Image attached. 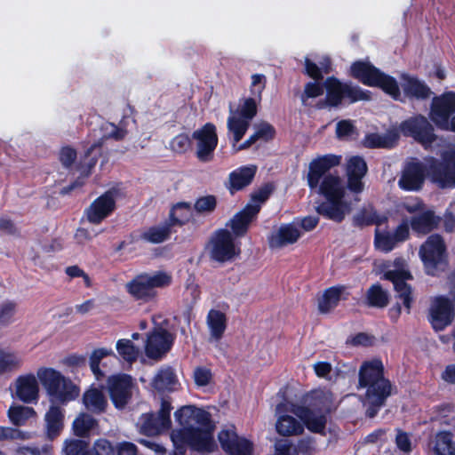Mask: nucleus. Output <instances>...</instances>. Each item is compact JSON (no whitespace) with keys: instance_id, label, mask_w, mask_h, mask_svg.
I'll return each instance as SVG.
<instances>
[{"instance_id":"obj_1","label":"nucleus","mask_w":455,"mask_h":455,"mask_svg":"<svg viewBox=\"0 0 455 455\" xmlns=\"http://www.w3.org/2000/svg\"><path fill=\"white\" fill-rule=\"evenodd\" d=\"M175 419L180 428L172 432L171 439L180 453L188 445L198 451L211 452L215 447L212 437L214 426L211 415L206 411L187 405L175 412Z\"/></svg>"},{"instance_id":"obj_2","label":"nucleus","mask_w":455,"mask_h":455,"mask_svg":"<svg viewBox=\"0 0 455 455\" xmlns=\"http://www.w3.org/2000/svg\"><path fill=\"white\" fill-rule=\"evenodd\" d=\"M425 172L439 188H455V148L441 154V160L428 158L426 164L412 160L405 164L398 180L399 187L407 191L419 190L424 183Z\"/></svg>"},{"instance_id":"obj_3","label":"nucleus","mask_w":455,"mask_h":455,"mask_svg":"<svg viewBox=\"0 0 455 455\" xmlns=\"http://www.w3.org/2000/svg\"><path fill=\"white\" fill-rule=\"evenodd\" d=\"M358 388H365L363 404L366 415L373 418L391 394V384L384 378L383 364L379 360L365 362L359 370Z\"/></svg>"},{"instance_id":"obj_4","label":"nucleus","mask_w":455,"mask_h":455,"mask_svg":"<svg viewBox=\"0 0 455 455\" xmlns=\"http://www.w3.org/2000/svg\"><path fill=\"white\" fill-rule=\"evenodd\" d=\"M341 156L325 155L313 160L309 164L307 182L311 188H317L327 200L346 198V188L341 179L338 176L325 173L339 164Z\"/></svg>"},{"instance_id":"obj_5","label":"nucleus","mask_w":455,"mask_h":455,"mask_svg":"<svg viewBox=\"0 0 455 455\" xmlns=\"http://www.w3.org/2000/svg\"><path fill=\"white\" fill-rule=\"evenodd\" d=\"M325 97L317 103L318 108H338L371 99V92L351 82H342L336 76L324 80Z\"/></svg>"},{"instance_id":"obj_6","label":"nucleus","mask_w":455,"mask_h":455,"mask_svg":"<svg viewBox=\"0 0 455 455\" xmlns=\"http://www.w3.org/2000/svg\"><path fill=\"white\" fill-rule=\"evenodd\" d=\"M350 76L364 85L381 89L395 100H399L401 96L396 79L369 61L356 60L353 62L350 66Z\"/></svg>"},{"instance_id":"obj_7","label":"nucleus","mask_w":455,"mask_h":455,"mask_svg":"<svg viewBox=\"0 0 455 455\" xmlns=\"http://www.w3.org/2000/svg\"><path fill=\"white\" fill-rule=\"evenodd\" d=\"M172 283V275L162 271L141 274L126 284L128 292L136 299L148 301L156 296V288H164Z\"/></svg>"},{"instance_id":"obj_8","label":"nucleus","mask_w":455,"mask_h":455,"mask_svg":"<svg viewBox=\"0 0 455 455\" xmlns=\"http://www.w3.org/2000/svg\"><path fill=\"white\" fill-rule=\"evenodd\" d=\"M276 412H291L296 415L310 432L325 435L328 413L309 407L296 405L286 401L276 406Z\"/></svg>"},{"instance_id":"obj_9","label":"nucleus","mask_w":455,"mask_h":455,"mask_svg":"<svg viewBox=\"0 0 455 455\" xmlns=\"http://www.w3.org/2000/svg\"><path fill=\"white\" fill-rule=\"evenodd\" d=\"M419 255L428 274L435 275L443 269L446 265V246L442 236L430 235L421 245Z\"/></svg>"},{"instance_id":"obj_10","label":"nucleus","mask_w":455,"mask_h":455,"mask_svg":"<svg viewBox=\"0 0 455 455\" xmlns=\"http://www.w3.org/2000/svg\"><path fill=\"white\" fill-rule=\"evenodd\" d=\"M208 250L211 259L218 262L230 261L241 253L239 243L234 241L227 229H220L213 234Z\"/></svg>"},{"instance_id":"obj_11","label":"nucleus","mask_w":455,"mask_h":455,"mask_svg":"<svg viewBox=\"0 0 455 455\" xmlns=\"http://www.w3.org/2000/svg\"><path fill=\"white\" fill-rule=\"evenodd\" d=\"M172 409L170 401L163 399L157 415L153 413L141 415L138 423L140 432L147 435H153L168 429L171 426L170 413Z\"/></svg>"},{"instance_id":"obj_12","label":"nucleus","mask_w":455,"mask_h":455,"mask_svg":"<svg viewBox=\"0 0 455 455\" xmlns=\"http://www.w3.org/2000/svg\"><path fill=\"white\" fill-rule=\"evenodd\" d=\"M192 138L196 141V156L198 160L203 163L211 162L218 145L215 126L212 124H206L202 128L195 131Z\"/></svg>"},{"instance_id":"obj_13","label":"nucleus","mask_w":455,"mask_h":455,"mask_svg":"<svg viewBox=\"0 0 455 455\" xmlns=\"http://www.w3.org/2000/svg\"><path fill=\"white\" fill-rule=\"evenodd\" d=\"M401 131L405 136H411L427 148L435 139L432 125L424 116H413L401 124Z\"/></svg>"},{"instance_id":"obj_14","label":"nucleus","mask_w":455,"mask_h":455,"mask_svg":"<svg viewBox=\"0 0 455 455\" xmlns=\"http://www.w3.org/2000/svg\"><path fill=\"white\" fill-rule=\"evenodd\" d=\"M218 439L223 451L229 455H252V443L238 436L234 427L222 429L218 435Z\"/></svg>"},{"instance_id":"obj_15","label":"nucleus","mask_w":455,"mask_h":455,"mask_svg":"<svg viewBox=\"0 0 455 455\" xmlns=\"http://www.w3.org/2000/svg\"><path fill=\"white\" fill-rule=\"evenodd\" d=\"M117 192L109 190L95 199L85 210L87 220L92 224H100L108 217L116 208Z\"/></svg>"},{"instance_id":"obj_16","label":"nucleus","mask_w":455,"mask_h":455,"mask_svg":"<svg viewBox=\"0 0 455 455\" xmlns=\"http://www.w3.org/2000/svg\"><path fill=\"white\" fill-rule=\"evenodd\" d=\"M174 338L168 331L158 328L152 331L145 344V353L148 358L160 359L172 347Z\"/></svg>"},{"instance_id":"obj_17","label":"nucleus","mask_w":455,"mask_h":455,"mask_svg":"<svg viewBox=\"0 0 455 455\" xmlns=\"http://www.w3.org/2000/svg\"><path fill=\"white\" fill-rule=\"evenodd\" d=\"M132 379L129 375L117 374L108 379V390L117 408H123L132 395Z\"/></svg>"},{"instance_id":"obj_18","label":"nucleus","mask_w":455,"mask_h":455,"mask_svg":"<svg viewBox=\"0 0 455 455\" xmlns=\"http://www.w3.org/2000/svg\"><path fill=\"white\" fill-rule=\"evenodd\" d=\"M266 76L262 74L251 76V93L252 97L242 98L235 111L230 107V114H257L258 105L261 101V93L266 87Z\"/></svg>"},{"instance_id":"obj_19","label":"nucleus","mask_w":455,"mask_h":455,"mask_svg":"<svg viewBox=\"0 0 455 455\" xmlns=\"http://www.w3.org/2000/svg\"><path fill=\"white\" fill-rule=\"evenodd\" d=\"M453 318V308L449 299L443 297L435 298L430 307L429 320L435 331H442L451 324Z\"/></svg>"},{"instance_id":"obj_20","label":"nucleus","mask_w":455,"mask_h":455,"mask_svg":"<svg viewBox=\"0 0 455 455\" xmlns=\"http://www.w3.org/2000/svg\"><path fill=\"white\" fill-rule=\"evenodd\" d=\"M15 395L23 403H36L39 398L36 377L32 373L19 376L15 380Z\"/></svg>"},{"instance_id":"obj_21","label":"nucleus","mask_w":455,"mask_h":455,"mask_svg":"<svg viewBox=\"0 0 455 455\" xmlns=\"http://www.w3.org/2000/svg\"><path fill=\"white\" fill-rule=\"evenodd\" d=\"M347 188L355 194L363 189L362 179L367 172V165L364 160L359 156H352L347 164Z\"/></svg>"},{"instance_id":"obj_22","label":"nucleus","mask_w":455,"mask_h":455,"mask_svg":"<svg viewBox=\"0 0 455 455\" xmlns=\"http://www.w3.org/2000/svg\"><path fill=\"white\" fill-rule=\"evenodd\" d=\"M384 278L394 283L399 298L403 300L404 307L409 311L412 300L411 296V287L405 283V280L411 279V275L403 269L388 270L384 274Z\"/></svg>"},{"instance_id":"obj_23","label":"nucleus","mask_w":455,"mask_h":455,"mask_svg":"<svg viewBox=\"0 0 455 455\" xmlns=\"http://www.w3.org/2000/svg\"><path fill=\"white\" fill-rule=\"evenodd\" d=\"M301 232L295 223L283 224L268 237L269 247L279 249L296 243Z\"/></svg>"},{"instance_id":"obj_24","label":"nucleus","mask_w":455,"mask_h":455,"mask_svg":"<svg viewBox=\"0 0 455 455\" xmlns=\"http://www.w3.org/2000/svg\"><path fill=\"white\" fill-rule=\"evenodd\" d=\"M257 166L254 164L239 167L228 175L226 188L231 194L249 186L256 174Z\"/></svg>"},{"instance_id":"obj_25","label":"nucleus","mask_w":455,"mask_h":455,"mask_svg":"<svg viewBox=\"0 0 455 455\" xmlns=\"http://www.w3.org/2000/svg\"><path fill=\"white\" fill-rule=\"evenodd\" d=\"M259 212V204H247L241 212L236 213L229 221L228 226L235 236H243L250 223Z\"/></svg>"},{"instance_id":"obj_26","label":"nucleus","mask_w":455,"mask_h":455,"mask_svg":"<svg viewBox=\"0 0 455 455\" xmlns=\"http://www.w3.org/2000/svg\"><path fill=\"white\" fill-rule=\"evenodd\" d=\"M351 210V203L346 198L327 200L317 207L319 214L336 222L342 221Z\"/></svg>"},{"instance_id":"obj_27","label":"nucleus","mask_w":455,"mask_h":455,"mask_svg":"<svg viewBox=\"0 0 455 455\" xmlns=\"http://www.w3.org/2000/svg\"><path fill=\"white\" fill-rule=\"evenodd\" d=\"M403 91L410 99L418 100H426L433 94L431 88L416 76L403 75Z\"/></svg>"},{"instance_id":"obj_28","label":"nucleus","mask_w":455,"mask_h":455,"mask_svg":"<svg viewBox=\"0 0 455 455\" xmlns=\"http://www.w3.org/2000/svg\"><path fill=\"white\" fill-rule=\"evenodd\" d=\"M347 298V292L345 286H333L324 291L322 297L318 299V310L322 314L330 313L334 309L339 302Z\"/></svg>"},{"instance_id":"obj_29","label":"nucleus","mask_w":455,"mask_h":455,"mask_svg":"<svg viewBox=\"0 0 455 455\" xmlns=\"http://www.w3.org/2000/svg\"><path fill=\"white\" fill-rule=\"evenodd\" d=\"M333 395L330 390L315 389L308 393L306 402L310 409L330 413L333 408Z\"/></svg>"},{"instance_id":"obj_30","label":"nucleus","mask_w":455,"mask_h":455,"mask_svg":"<svg viewBox=\"0 0 455 455\" xmlns=\"http://www.w3.org/2000/svg\"><path fill=\"white\" fill-rule=\"evenodd\" d=\"M253 116H230L228 119V136L235 146L242 140L251 121Z\"/></svg>"},{"instance_id":"obj_31","label":"nucleus","mask_w":455,"mask_h":455,"mask_svg":"<svg viewBox=\"0 0 455 455\" xmlns=\"http://www.w3.org/2000/svg\"><path fill=\"white\" fill-rule=\"evenodd\" d=\"M288 412H282L277 415L275 428L279 435L283 436L299 435L304 432L302 422L294 417L288 415Z\"/></svg>"},{"instance_id":"obj_32","label":"nucleus","mask_w":455,"mask_h":455,"mask_svg":"<svg viewBox=\"0 0 455 455\" xmlns=\"http://www.w3.org/2000/svg\"><path fill=\"white\" fill-rule=\"evenodd\" d=\"M79 395V388L69 379L63 377L49 395L52 402L67 403Z\"/></svg>"},{"instance_id":"obj_33","label":"nucleus","mask_w":455,"mask_h":455,"mask_svg":"<svg viewBox=\"0 0 455 455\" xmlns=\"http://www.w3.org/2000/svg\"><path fill=\"white\" fill-rule=\"evenodd\" d=\"M46 434L50 439L58 436L64 427L63 410L57 406L52 405L44 416Z\"/></svg>"},{"instance_id":"obj_34","label":"nucleus","mask_w":455,"mask_h":455,"mask_svg":"<svg viewBox=\"0 0 455 455\" xmlns=\"http://www.w3.org/2000/svg\"><path fill=\"white\" fill-rule=\"evenodd\" d=\"M429 450L435 455H455L452 435L447 431L437 433L429 443Z\"/></svg>"},{"instance_id":"obj_35","label":"nucleus","mask_w":455,"mask_h":455,"mask_svg":"<svg viewBox=\"0 0 455 455\" xmlns=\"http://www.w3.org/2000/svg\"><path fill=\"white\" fill-rule=\"evenodd\" d=\"M428 114H455V92L445 91L434 96Z\"/></svg>"},{"instance_id":"obj_36","label":"nucleus","mask_w":455,"mask_h":455,"mask_svg":"<svg viewBox=\"0 0 455 455\" xmlns=\"http://www.w3.org/2000/svg\"><path fill=\"white\" fill-rule=\"evenodd\" d=\"M206 323L210 330L211 339L220 340L227 328L226 315L216 309H211L207 315Z\"/></svg>"},{"instance_id":"obj_37","label":"nucleus","mask_w":455,"mask_h":455,"mask_svg":"<svg viewBox=\"0 0 455 455\" xmlns=\"http://www.w3.org/2000/svg\"><path fill=\"white\" fill-rule=\"evenodd\" d=\"M85 408L94 413H101L106 410L108 401L102 390L91 387L83 395Z\"/></svg>"},{"instance_id":"obj_38","label":"nucleus","mask_w":455,"mask_h":455,"mask_svg":"<svg viewBox=\"0 0 455 455\" xmlns=\"http://www.w3.org/2000/svg\"><path fill=\"white\" fill-rule=\"evenodd\" d=\"M172 228V224L165 221L160 225L147 228L141 232L140 237L141 240L150 243H161L169 239Z\"/></svg>"},{"instance_id":"obj_39","label":"nucleus","mask_w":455,"mask_h":455,"mask_svg":"<svg viewBox=\"0 0 455 455\" xmlns=\"http://www.w3.org/2000/svg\"><path fill=\"white\" fill-rule=\"evenodd\" d=\"M178 380L172 367L161 368L153 379V386L159 391H172L175 389Z\"/></svg>"},{"instance_id":"obj_40","label":"nucleus","mask_w":455,"mask_h":455,"mask_svg":"<svg viewBox=\"0 0 455 455\" xmlns=\"http://www.w3.org/2000/svg\"><path fill=\"white\" fill-rule=\"evenodd\" d=\"M23 357L17 352L0 348V374L19 371Z\"/></svg>"},{"instance_id":"obj_41","label":"nucleus","mask_w":455,"mask_h":455,"mask_svg":"<svg viewBox=\"0 0 455 455\" xmlns=\"http://www.w3.org/2000/svg\"><path fill=\"white\" fill-rule=\"evenodd\" d=\"M411 228L419 234H427L438 225V220L431 211H427L411 219Z\"/></svg>"},{"instance_id":"obj_42","label":"nucleus","mask_w":455,"mask_h":455,"mask_svg":"<svg viewBox=\"0 0 455 455\" xmlns=\"http://www.w3.org/2000/svg\"><path fill=\"white\" fill-rule=\"evenodd\" d=\"M36 377L50 395L64 376L53 368L41 367L36 371Z\"/></svg>"},{"instance_id":"obj_43","label":"nucleus","mask_w":455,"mask_h":455,"mask_svg":"<svg viewBox=\"0 0 455 455\" xmlns=\"http://www.w3.org/2000/svg\"><path fill=\"white\" fill-rule=\"evenodd\" d=\"M97 420L88 413H80L73 421L72 429L78 437L87 436L97 427Z\"/></svg>"},{"instance_id":"obj_44","label":"nucleus","mask_w":455,"mask_h":455,"mask_svg":"<svg viewBox=\"0 0 455 455\" xmlns=\"http://www.w3.org/2000/svg\"><path fill=\"white\" fill-rule=\"evenodd\" d=\"M397 140V135L395 132H387L384 135L371 133L365 136L363 145L366 148H389L394 147Z\"/></svg>"},{"instance_id":"obj_45","label":"nucleus","mask_w":455,"mask_h":455,"mask_svg":"<svg viewBox=\"0 0 455 455\" xmlns=\"http://www.w3.org/2000/svg\"><path fill=\"white\" fill-rule=\"evenodd\" d=\"M192 208L189 204L179 203L172 207L170 212L168 223L173 226H182L188 223L192 218Z\"/></svg>"},{"instance_id":"obj_46","label":"nucleus","mask_w":455,"mask_h":455,"mask_svg":"<svg viewBox=\"0 0 455 455\" xmlns=\"http://www.w3.org/2000/svg\"><path fill=\"white\" fill-rule=\"evenodd\" d=\"M102 140L92 144L86 151L84 161L80 164L79 171L84 177L88 176L91 170L97 163V157L100 155Z\"/></svg>"},{"instance_id":"obj_47","label":"nucleus","mask_w":455,"mask_h":455,"mask_svg":"<svg viewBox=\"0 0 455 455\" xmlns=\"http://www.w3.org/2000/svg\"><path fill=\"white\" fill-rule=\"evenodd\" d=\"M35 416V410L28 406H12L8 410V417L11 422L15 426L25 425L29 419L34 418Z\"/></svg>"},{"instance_id":"obj_48","label":"nucleus","mask_w":455,"mask_h":455,"mask_svg":"<svg viewBox=\"0 0 455 455\" xmlns=\"http://www.w3.org/2000/svg\"><path fill=\"white\" fill-rule=\"evenodd\" d=\"M113 351L108 348H98L92 351L90 355V368L95 376L96 379L100 380L105 377V373L100 369V361L113 355Z\"/></svg>"},{"instance_id":"obj_49","label":"nucleus","mask_w":455,"mask_h":455,"mask_svg":"<svg viewBox=\"0 0 455 455\" xmlns=\"http://www.w3.org/2000/svg\"><path fill=\"white\" fill-rule=\"evenodd\" d=\"M116 350L118 354L128 363L135 362L140 354V350L135 347L130 339H119L116 343Z\"/></svg>"},{"instance_id":"obj_50","label":"nucleus","mask_w":455,"mask_h":455,"mask_svg":"<svg viewBox=\"0 0 455 455\" xmlns=\"http://www.w3.org/2000/svg\"><path fill=\"white\" fill-rule=\"evenodd\" d=\"M368 302L372 307H384L388 303V295L380 285L374 284L367 291Z\"/></svg>"},{"instance_id":"obj_51","label":"nucleus","mask_w":455,"mask_h":455,"mask_svg":"<svg viewBox=\"0 0 455 455\" xmlns=\"http://www.w3.org/2000/svg\"><path fill=\"white\" fill-rule=\"evenodd\" d=\"M63 455H90L86 442L77 439H68L63 443Z\"/></svg>"},{"instance_id":"obj_52","label":"nucleus","mask_w":455,"mask_h":455,"mask_svg":"<svg viewBox=\"0 0 455 455\" xmlns=\"http://www.w3.org/2000/svg\"><path fill=\"white\" fill-rule=\"evenodd\" d=\"M324 90V81L314 80V82H308L304 86V90L300 94V100L304 105H307L309 99L321 96Z\"/></svg>"},{"instance_id":"obj_53","label":"nucleus","mask_w":455,"mask_h":455,"mask_svg":"<svg viewBox=\"0 0 455 455\" xmlns=\"http://www.w3.org/2000/svg\"><path fill=\"white\" fill-rule=\"evenodd\" d=\"M17 307L14 300H5L0 304V326H6L12 322Z\"/></svg>"},{"instance_id":"obj_54","label":"nucleus","mask_w":455,"mask_h":455,"mask_svg":"<svg viewBox=\"0 0 455 455\" xmlns=\"http://www.w3.org/2000/svg\"><path fill=\"white\" fill-rule=\"evenodd\" d=\"M396 243L397 242L393 234L376 232L375 245L379 250L386 252L390 251Z\"/></svg>"},{"instance_id":"obj_55","label":"nucleus","mask_w":455,"mask_h":455,"mask_svg":"<svg viewBox=\"0 0 455 455\" xmlns=\"http://www.w3.org/2000/svg\"><path fill=\"white\" fill-rule=\"evenodd\" d=\"M103 137L106 139H114L116 140H123L127 131L123 126H116L113 123H106L102 126Z\"/></svg>"},{"instance_id":"obj_56","label":"nucleus","mask_w":455,"mask_h":455,"mask_svg":"<svg viewBox=\"0 0 455 455\" xmlns=\"http://www.w3.org/2000/svg\"><path fill=\"white\" fill-rule=\"evenodd\" d=\"M217 200L214 196H205L198 198L195 209L199 213H210L216 208Z\"/></svg>"},{"instance_id":"obj_57","label":"nucleus","mask_w":455,"mask_h":455,"mask_svg":"<svg viewBox=\"0 0 455 455\" xmlns=\"http://www.w3.org/2000/svg\"><path fill=\"white\" fill-rule=\"evenodd\" d=\"M303 73L315 81L323 80V76L322 75L320 67L312 61L308 57H306L304 60Z\"/></svg>"},{"instance_id":"obj_58","label":"nucleus","mask_w":455,"mask_h":455,"mask_svg":"<svg viewBox=\"0 0 455 455\" xmlns=\"http://www.w3.org/2000/svg\"><path fill=\"white\" fill-rule=\"evenodd\" d=\"M28 438L29 435L28 433H24L16 428L0 426V442L13 439L26 440Z\"/></svg>"},{"instance_id":"obj_59","label":"nucleus","mask_w":455,"mask_h":455,"mask_svg":"<svg viewBox=\"0 0 455 455\" xmlns=\"http://www.w3.org/2000/svg\"><path fill=\"white\" fill-rule=\"evenodd\" d=\"M96 455H116V448L112 446L109 441L99 439L93 445Z\"/></svg>"},{"instance_id":"obj_60","label":"nucleus","mask_w":455,"mask_h":455,"mask_svg":"<svg viewBox=\"0 0 455 455\" xmlns=\"http://www.w3.org/2000/svg\"><path fill=\"white\" fill-rule=\"evenodd\" d=\"M194 379L197 386H207L212 379V372L204 367H197L194 371Z\"/></svg>"},{"instance_id":"obj_61","label":"nucleus","mask_w":455,"mask_h":455,"mask_svg":"<svg viewBox=\"0 0 455 455\" xmlns=\"http://www.w3.org/2000/svg\"><path fill=\"white\" fill-rule=\"evenodd\" d=\"M434 123L443 130L455 132V116H432Z\"/></svg>"},{"instance_id":"obj_62","label":"nucleus","mask_w":455,"mask_h":455,"mask_svg":"<svg viewBox=\"0 0 455 455\" xmlns=\"http://www.w3.org/2000/svg\"><path fill=\"white\" fill-rule=\"evenodd\" d=\"M336 132L339 138L351 137L355 133V128L349 120H343L337 124Z\"/></svg>"},{"instance_id":"obj_63","label":"nucleus","mask_w":455,"mask_h":455,"mask_svg":"<svg viewBox=\"0 0 455 455\" xmlns=\"http://www.w3.org/2000/svg\"><path fill=\"white\" fill-rule=\"evenodd\" d=\"M18 455H49L51 453V447L48 445L43 448L22 446L16 450Z\"/></svg>"},{"instance_id":"obj_64","label":"nucleus","mask_w":455,"mask_h":455,"mask_svg":"<svg viewBox=\"0 0 455 455\" xmlns=\"http://www.w3.org/2000/svg\"><path fill=\"white\" fill-rule=\"evenodd\" d=\"M117 455H138L137 446L131 442H121L116 447Z\"/></svg>"}]
</instances>
